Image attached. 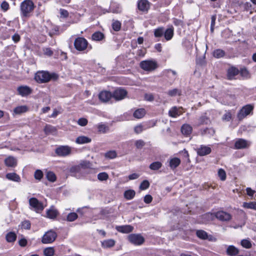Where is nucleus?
Returning <instances> with one entry per match:
<instances>
[{
	"label": "nucleus",
	"instance_id": "35",
	"mask_svg": "<svg viewBox=\"0 0 256 256\" xmlns=\"http://www.w3.org/2000/svg\"><path fill=\"white\" fill-rule=\"evenodd\" d=\"M28 110V108L26 106H21L15 108L14 110V112L16 114H21L25 112Z\"/></svg>",
	"mask_w": 256,
	"mask_h": 256
},
{
	"label": "nucleus",
	"instance_id": "32",
	"mask_svg": "<svg viewBox=\"0 0 256 256\" xmlns=\"http://www.w3.org/2000/svg\"><path fill=\"white\" fill-rule=\"evenodd\" d=\"M115 244V242L114 240L110 239L105 240L102 242V246L104 248H110L114 246Z\"/></svg>",
	"mask_w": 256,
	"mask_h": 256
},
{
	"label": "nucleus",
	"instance_id": "29",
	"mask_svg": "<svg viewBox=\"0 0 256 256\" xmlns=\"http://www.w3.org/2000/svg\"><path fill=\"white\" fill-rule=\"evenodd\" d=\"M92 38L94 40L100 41L104 38V36L103 33L98 31L92 34Z\"/></svg>",
	"mask_w": 256,
	"mask_h": 256
},
{
	"label": "nucleus",
	"instance_id": "8",
	"mask_svg": "<svg viewBox=\"0 0 256 256\" xmlns=\"http://www.w3.org/2000/svg\"><path fill=\"white\" fill-rule=\"evenodd\" d=\"M250 141L243 138H238L235 142L234 148L238 150L246 148L250 146Z\"/></svg>",
	"mask_w": 256,
	"mask_h": 256
},
{
	"label": "nucleus",
	"instance_id": "56",
	"mask_svg": "<svg viewBox=\"0 0 256 256\" xmlns=\"http://www.w3.org/2000/svg\"><path fill=\"white\" fill-rule=\"evenodd\" d=\"M22 228L26 230H30V223L28 220H24L21 224Z\"/></svg>",
	"mask_w": 256,
	"mask_h": 256
},
{
	"label": "nucleus",
	"instance_id": "18",
	"mask_svg": "<svg viewBox=\"0 0 256 256\" xmlns=\"http://www.w3.org/2000/svg\"><path fill=\"white\" fill-rule=\"evenodd\" d=\"M116 228L119 232L124 234H128L132 232L134 228L130 225H125L118 226Z\"/></svg>",
	"mask_w": 256,
	"mask_h": 256
},
{
	"label": "nucleus",
	"instance_id": "23",
	"mask_svg": "<svg viewBox=\"0 0 256 256\" xmlns=\"http://www.w3.org/2000/svg\"><path fill=\"white\" fill-rule=\"evenodd\" d=\"M6 178L8 180L16 182L20 181V176L14 172L8 173L6 174Z\"/></svg>",
	"mask_w": 256,
	"mask_h": 256
},
{
	"label": "nucleus",
	"instance_id": "47",
	"mask_svg": "<svg viewBox=\"0 0 256 256\" xmlns=\"http://www.w3.org/2000/svg\"><path fill=\"white\" fill-rule=\"evenodd\" d=\"M112 27L114 30L119 31L121 28V23L118 20H114L112 23Z\"/></svg>",
	"mask_w": 256,
	"mask_h": 256
},
{
	"label": "nucleus",
	"instance_id": "9",
	"mask_svg": "<svg viewBox=\"0 0 256 256\" xmlns=\"http://www.w3.org/2000/svg\"><path fill=\"white\" fill-rule=\"evenodd\" d=\"M128 92L124 88H120L116 90L112 94V98L116 100H120L124 99Z\"/></svg>",
	"mask_w": 256,
	"mask_h": 256
},
{
	"label": "nucleus",
	"instance_id": "17",
	"mask_svg": "<svg viewBox=\"0 0 256 256\" xmlns=\"http://www.w3.org/2000/svg\"><path fill=\"white\" fill-rule=\"evenodd\" d=\"M238 69L234 67H232L228 70L227 77L228 79L232 80L234 78L235 76L238 74Z\"/></svg>",
	"mask_w": 256,
	"mask_h": 256
},
{
	"label": "nucleus",
	"instance_id": "44",
	"mask_svg": "<svg viewBox=\"0 0 256 256\" xmlns=\"http://www.w3.org/2000/svg\"><path fill=\"white\" fill-rule=\"evenodd\" d=\"M78 216L76 212H70L68 214L66 218V220L68 222H74L76 220Z\"/></svg>",
	"mask_w": 256,
	"mask_h": 256
},
{
	"label": "nucleus",
	"instance_id": "12",
	"mask_svg": "<svg viewBox=\"0 0 256 256\" xmlns=\"http://www.w3.org/2000/svg\"><path fill=\"white\" fill-rule=\"evenodd\" d=\"M112 97V94L108 90L102 91L98 94V98L102 102H108Z\"/></svg>",
	"mask_w": 256,
	"mask_h": 256
},
{
	"label": "nucleus",
	"instance_id": "6",
	"mask_svg": "<svg viewBox=\"0 0 256 256\" xmlns=\"http://www.w3.org/2000/svg\"><path fill=\"white\" fill-rule=\"evenodd\" d=\"M56 236V233L52 230H50L46 232L43 236L42 242L43 244H50L55 240Z\"/></svg>",
	"mask_w": 256,
	"mask_h": 256
},
{
	"label": "nucleus",
	"instance_id": "59",
	"mask_svg": "<svg viewBox=\"0 0 256 256\" xmlns=\"http://www.w3.org/2000/svg\"><path fill=\"white\" fill-rule=\"evenodd\" d=\"M0 7L4 11L6 12L9 9V4L6 2L4 1L1 4Z\"/></svg>",
	"mask_w": 256,
	"mask_h": 256
},
{
	"label": "nucleus",
	"instance_id": "16",
	"mask_svg": "<svg viewBox=\"0 0 256 256\" xmlns=\"http://www.w3.org/2000/svg\"><path fill=\"white\" fill-rule=\"evenodd\" d=\"M17 90L20 95L22 96H26L32 93L31 88L28 86H20L18 88Z\"/></svg>",
	"mask_w": 256,
	"mask_h": 256
},
{
	"label": "nucleus",
	"instance_id": "33",
	"mask_svg": "<svg viewBox=\"0 0 256 256\" xmlns=\"http://www.w3.org/2000/svg\"><path fill=\"white\" fill-rule=\"evenodd\" d=\"M168 114L171 117L176 118L180 114V112L176 106H174L169 110Z\"/></svg>",
	"mask_w": 256,
	"mask_h": 256
},
{
	"label": "nucleus",
	"instance_id": "31",
	"mask_svg": "<svg viewBox=\"0 0 256 256\" xmlns=\"http://www.w3.org/2000/svg\"><path fill=\"white\" fill-rule=\"evenodd\" d=\"M136 192L134 190H128L124 192V197L128 200L132 199L135 196Z\"/></svg>",
	"mask_w": 256,
	"mask_h": 256
},
{
	"label": "nucleus",
	"instance_id": "28",
	"mask_svg": "<svg viewBox=\"0 0 256 256\" xmlns=\"http://www.w3.org/2000/svg\"><path fill=\"white\" fill-rule=\"evenodd\" d=\"M180 163V160L178 158H172L170 161V166L172 170L178 167Z\"/></svg>",
	"mask_w": 256,
	"mask_h": 256
},
{
	"label": "nucleus",
	"instance_id": "42",
	"mask_svg": "<svg viewBox=\"0 0 256 256\" xmlns=\"http://www.w3.org/2000/svg\"><path fill=\"white\" fill-rule=\"evenodd\" d=\"M225 52L224 50L218 49L214 52L213 55L216 58H220L224 56Z\"/></svg>",
	"mask_w": 256,
	"mask_h": 256
},
{
	"label": "nucleus",
	"instance_id": "19",
	"mask_svg": "<svg viewBox=\"0 0 256 256\" xmlns=\"http://www.w3.org/2000/svg\"><path fill=\"white\" fill-rule=\"evenodd\" d=\"M226 254L230 256H235L239 253V250L233 245L228 246L226 250Z\"/></svg>",
	"mask_w": 256,
	"mask_h": 256
},
{
	"label": "nucleus",
	"instance_id": "46",
	"mask_svg": "<svg viewBox=\"0 0 256 256\" xmlns=\"http://www.w3.org/2000/svg\"><path fill=\"white\" fill-rule=\"evenodd\" d=\"M46 177L49 181L52 182H54L56 180V176L52 172H48L46 173Z\"/></svg>",
	"mask_w": 256,
	"mask_h": 256
},
{
	"label": "nucleus",
	"instance_id": "34",
	"mask_svg": "<svg viewBox=\"0 0 256 256\" xmlns=\"http://www.w3.org/2000/svg\"><path fill=\"white\" fill-rule=\"evenodd\" d=\"M146 111L144 108H140L136 110L134 113V116L136 118H141L144 116Z\"/></svg>",
	"mask_w": 256,
	"mask_h": 256
},
{
	"label": "nucleus",
	"instance_id": "54",
	"mask_svg": "<svg viewBox=\"0 0 256 256\" xmlns=\"http://www.w3.org/2000/svg\"><path fill=\"white\" fill-rule=\"evenodd\" d=\"M218 175L222 180H224L226 179V174L223 169H219L218 171Z\"/></svg>",
	"mask_w": 256,
	"mask_h": 256
},
{
	"label": "nucleus",
	"instance_id": "39",
	"mask_svg": "<svg viewBox=\"0 0 256 256\" xmlns=\"http://www.w3.org/2000/svg\"><path fill=\"white\" fill-rule=\"evenodd\" d=\"M196 234L197 236L201 239L206 240L208 238L207 232L203 230H197Z\"/></svg>",
	"mask_w": 256,
	"mask_h": 256
},
{
	"label": "nucleus",
	"instance_id": "37",
	"mask_svg": "<svg viewBox=\"0 0 256 256\" xmlns=\"http://www.w3.org/2000/svg\"><path fill=\"white\" fill-rule=\"evenodd\" d=\"M164 29L162 27L158 28L154 30V36L156 38H160L164 34Z\"/></svg>",
	"mask_w": 256,
	"mask_h": 256
},
{
	"label": "nucleus",
	"instance_id": "61",
	"mask_svg": "<svg viewBox=\"0 0 256 256\" xmlns=\"http://www.w3.org/2000/svg\"><path fill=\"white\" fill-rule=\"evenodd\" d=\"M152 196L150 195V194H147L146 196H145L144 197V202L146 204H150L152 202Z\"/></svg>",
	"mask_w": 256,
	"mask_h": 256
},
{
	"label": "nucleus",
	"instance_id": "62",
	"mask_svg": "<svg viewBox=\"0 0 256 256\" xmlns=\"http://www.w3.org/2000/svg\"><path fill=\"white\" fill-rule=\"evenodd\" d=\"M44 54L51 56L53 54V52L52 50L50 48H46L44 50Z\"/></svg>",
	"mask_w": 256,
	"mask_h": 256
},
{
	"label": "nucleus",
	"instance_id": "49",
	"mask_svg": "<svg viewBox=\"0 0 256 256\" xmlns=\"http://www.w3.org/2000/svg\"><path fill=\"white\" fill-rule=\"evenodd\" d=\"M54 250L52 248H48L44 250V253L45 256H52Z\"/></svg>",
	"mask_w": 256,
	"mask_h": 256
},
{
	"label": "nucleus",
	"instance_id": "52",
	"mask_svg": "<svg viewBox=\"0 0 256 256\" xmlns=\"http://www.w3.org/2000/svg\"><path fill=\"white\" fill-rule=\"evenodd\" d=\"M150 186V183L147 180L142 181L140 186V188L142 190H144L148 188Z\"/></svg>",
	"mask_w": 256,
	"mask_h": 256
},
{
	"label": "nucleus",
	"instance_id": "7",
	"mask_svg": "<svg viewBox=\"0 0 256 256\" xmlns=\"http://www.w3.org/2000/svg\"><path fill=\"white\" fill-rule=\"evenodd\" d=\"M129 241L135 245L140 246L144 242V238L140 234H131L128 236Z\"/></svg>",
	"mask_w": 256,
	"mask_h": 256
},
{
	"label": "nucleus",
	"instance_id": "27",
	"mask_svg": "<svg viewBox=\"0 0 256 256\" xmlns=\"http://www.w3.org/2000/svg\"><path fill=\"white\" fill-rule=\"evenodd\" d=\"M215 133L214 130L212 128H206L200 130L202 136H212Z\"/></svg>",
	"mask_w": 256,
	"mask_h": 256
},
{
	"label": "nucleus",
	"instance_id": "60",
	"mask_svg": "<svg viewBox=\"0 0 256 256\" xmlns=\"http://www.w3.org/2000/svg\"><path fill=\"white\" fill-rule=\"evenodd\" d=\"M232 118V114L230 112H226L222 116V120L226 121H230Z\"/></svg>",
	"mask_w": 256,
	"mask_h": 256
},
{
	"label": "nucleus",
	"instance_id": "5",
	"mask_svg": "<svg viewBox=\"0 0 256 256\" xmlns=\"http://www.w3.org/2000/svg\"><path fill=\"white\" fill-rule=\"evenodd\" d=\"M254 109V106L252 104H247L243 106L238 112L237 117L241 120L248 115Z\"/></svg>",
	"mask_w": 256,
	"mask_h": 256
},
{
	"label": "nucleus",
	"instance_id": "43",
	"mask_svg": "<svg viewBox=\"0 0 256 256\" xmlns=\"http://www.w3.org/2000/svg\"><path fill=\"white\" fill-rule=\"evenodd\" d=\"M104 156L106 158L113 159L116 157L117 154L115 150H110L106 152Z\"/></svg>",
	"mask_w": 256,
	"mask_h": 256
},
{
	"label": "nucleus",
	"instance_id": "53",
	"mask_svg": "<svg viewBox=\"0 0 256 256\" xmlns=\"http://www.w3.org/2000/svg\"><path fill=\"white\" fill-rule=\"evenodd\" d=\"M241 245L246 248H250L252 247V244L248 240H242L241 241Z\"/></svg>",
	"mask_w": 256,
	"mask_h": 256
},
{
	"label": "nucleus",
	"instance_id": "55",
	"mask_svg": "<svg viewBox=\"0 0 256 256\" xmlns=\"http://www.w3.org/2000/svg\"><path fill=\"white\" fill-rule=\"evenodd\" d=\"M34 178L36 180H40L43 177V172L42 170H37L34 172Z\"/></svg>",
	"mask_w": 256,
	"mask_h": 256
},
{
	"label": "nucleus",
	"instance_id": "25",
	"mask_svg": "<svg viewBox=\"0 0 256 256\" xmlns=\"http://www.w3.org/2000/svg\"><path fill=\"white\" fill-rule=\"evenodd\" d=\"M122 11V8L119 4H113L110 7V12L114 14H120Z\"/></svg>",
	"mask_w": 256,
	"mask_h": 256
},
{
	"label": "nucleus",
	"instance_id": "57",
	"mask_svg": "<svg viewBox=\"0 0 256 256\" xmlns=\"http://www.w3.org/2000/svg\"><path fill=\"white\" fill-rule=\"evenodd\" d=\"M78 124L82 126H86L88 124V120L85 118H80L78 121Z\"/></svg>",
	"mask_w": 256,
	"mask_h": 256
},
{
	"label": "nucleus",
	"instance_id": "24",
	"mask_svg": "<svg viewBox=\"0 0 256 256\" xmlns=\"http://www.w3.org/2000/svg\"><path fill=\"white\" fill-rule=\"evenodd\" d=\"M164 35L166 40H171L174 36V28L171 27L167 28L164 30Z\"/></svg>",
	"mask_w": 256,
	"mask_h": 256
},
{
	"label": "nucleus",
	"instance_id": "58",
	"mask_svg": "<svg viewBox=\"0 0 256 256\" xmlns=\"http://www.w3.org/2000/svg\"><path fill=\"white\" fill-rule=\"evenodd\" d=\"M178 92V90L176 88H174L173 90H169L167 94L170 96H176Z\"/></svg>",
	"mask_w": 256,
	"mask_h": 256
},
{
	"label": "nucleus",
	"instance_id": "48",
	"mask_svg": "<svg viewBox=\"0 0 256 256\" xmlns=\"http://www.w3.org/2000/svg\"><path fill=\"white\" fill-rule=\"evenodd\" d=\"M108 178V175L105 172L99 173L98 174V178L100 181L106 180Z\"/></svg>",
	"mask_w": 256,
	"mask_h": 256
},
{
	"label": "nucleus",
	"instance_id": "15",
	"mask_svg": "<svg viewBox=\"0 0 256 256\" xmlns=\"http://www.w3.org/2000/svg\"><path fill=\"white\" fill-rule=\"evenodd\" d=\"M212 152L211 148L208 146L201 145L198 148L197 153L200 156H204L210 154Z\"/></svg>",
	"mask_w": 256,
	"mask_h": 256
},
{
	"label": "nucleus",
	"instance_id": "63",
	"mask_svg": "<svg viewBox=\"0 0 256 256\" xmlns=\"http://www.w3.org/2000/svg\"><path fill=\"white\" fill-rule=\"evenodd\" d=\"M246 194L248 196H253L254 194L256 192V191L254 190H252L250 188H246Z\"/></svg>",
	"mask_w": 256,
	"mask_h": 256
},
{
	"label": "nucleus",
	"instance_id": "30",
	"mask_svg": "<svg viewBox=\"0 0 256 256\" xmlns=\"http://www.w3.org/2000/svg\"><path fill=\"white\" fill-rule=\"evenodd\" d=\"M16 235L14 232H9L6 236V240L8 242H14L16 241Z\"/></svg>",
	"mask_w": 256,
	"mask_h": 256
},
{
	"label": "nucleus",
	"instance_id": "64",
	"mask_svg": "<svg viewBox=\"0 0 256 256\" xmlns=\"http://www.w3.org/2000/svg\"><path fill=\"white\" fill-rule=\"evenodd\" d=\"M60 14L64 18H67L68 16V12L66 10L64 9L60 10Z\"/></svg>",
	"mask_w": 256,
	"mask_h": 256
},
{
	"label": "nucleus",
	"instance_id": "22",
	"mask_svg": "<svg viewBox=\"0 0 256 256\" xmlns=\"http://www.w3.org/2000/svg\"><path fill=\"white\" fill-rule=\"evenodd\" d=\"M4 162L6 165L9 167H14L17 164L16 160L13 156H8L6 158Z\"/></svg>",
	"mask_w": 256,
	"mask_h": 256
},
{
	"label": "nucleus",
	"instance_id": "1",
	"mask_svg": "<svg viewBox=\"0 0 256 256\" xmlns=\"http://www.w3.org/2000/svg\"><path fill=\"white\" fill-rule=\"evenodd\" d=\"M58 75L54 72L50 73L47 71H38L34 76L35 80L38 83H46L51 80H56Z\"/></svg>",
	"mask_w": 256,
	"mask_h": 256
},
{
	"label": "nucleus",
	"instance_id": "14",
	"mask_svg": "<svg viewBox=\"0 0 256 256\" xmlns=\"http://www.w3.org/2000/svg\"><path fill=\"white\" fill-rule=\"evenodd\" d=\"M138 7L140 10L147 12L150 7V3L147 0H140L138 2Z\"/></svg>",
	"mask_w": 256,
	"mask_h": 256
},
{
	"label": "nucleus",
	"instance_id": "4",
	"mask_svg": "<svg viewBox=\"0 0 256 256\" xmlns=\"http://www.w3.org/2000/svg\"><path fill=\"white\" fill-rule=\"evenodd\" d=\"M88 41L84 38H76L74 42V48L78 51H82L86 50L88 46Z\"/></svg>",
	"mask_w": 256,
	"mask_h": 256
},
{
	"label": "nucleus",
	"instance_id": "11",
	"mask_svg": "<svg viewBox=\"0 0 256 256\" xmlns=\"http://www.w3.org/2000/svg\"><path fill=\"white\" fill-rule=\"evenodd\" d=\"M56 153L59 156H66L71 152V148L67 146H60L56 150Z\"/></svg>",
	"mask_w": 256,
	"mask_h": 256
},
{
	"label": "nucleus",
	"instance_id": "50",
	"mask_svg": "<svg viewBox=\"0 0 256 256\" xmlns=\"http://www.w3.org/2000/svg\"><path fill=\"white\" fill-rule=\"evenodd\" d=\"M98 132L102 133H106L108 130V127L104 124H100L98 126Z\"/></svg>",
	"mask_w": 256,
	"mask_h": 256
},
{
	"label": "nucleus",
	"instance_id": "10",
	"mask_svg": "<svg viewBox=\"0 0 256 256\" xmlns=\"http://www.w3.org/2000/svg\"><path fill=\"white\" fill-rule=\"evenodd\" d=\"M29 204L36 212L42 211L44 208L42 204L36 198H30L29 200Z\"/></svg>",
	"mask_w": 256,
	"mask_h": 256
},
{
	"label": "nucleus",
	"instance_id": "51",
	"mask_svg": "<svg viewBox=\"0 0 256 256\" xmlns=\"http://www.w3.org/2000/svg\"><path fill=\"white\" fill-rule=\"evenodd\" d=\"M134 144L138 149H141L145 146L146 143L143 140H138L135 142Z\"/></svg>",
	"mask_w": 256,
	"mask_h": 256
},
{
	"label": "nucleus",
	"instance_id": "40",
	"mask_svg": "<svg viewBox=\"0 0 256 256\" xmlns=\"http://www.w3.org/2000/svg\"><path fill=\"white\" fill-rule=\"evenodd\" d=\"M243 207L256 210V202H244Z\"/></svg>",
	"mask_w": 256,
	"mask_h": 256
},
{
	"label": "nucleus",
	"instance_id": "13",
	"mask_svg": "<svg viewBox=\"0 0 256 256\" xmlns=\"http://www.w3.org/2000/svg\"><path fill=\"white\" fill-rule=\"evenodd\" d=\"M216 218L221 221H228L232 218V216L228 212L220 211L216 213Z\"/></svg>",
	"mask_w": 256,
	"mask_h": 256
},
{
	"label": "nucleus",
	"instance_id": "45",
	"mask_svg": "<svg viewBox=\"0 0 256 256\" xmlns=\"http://www.w3.org/2000/svg\"><path fill=\"white\" fill-rule=\"evenodd\" d=\"M44 132L46 134H52L56 132V128L50 125H46L44 128Z\"/></svg>",
	"mask_w": 256,
	"mask_h": 256
},
{
	"label": "nucleus",
	"instance_id": "3",
	"mask_svg": "<svg viewBox=\"0 0 256 256\" xmlns=\"http://www.w3.org/2000/svg\"><path fill=\"white\" fill-rule=\"evenodd\" d=\"M140 68L146 71H152L158 67L156 62L152 60H143L140 63Z\"/></svg>",
	"mask_w": 256,
	"mask_h": 256
},
{
	"label": "nucleus",
	"instance_id": "36",
	"mask_svg": "<svg viewBox=\"0 0 256 256\" xmlns=\"http://www.w3.org/2000/svg\"><path fill=\"white\" fill-rule=\"evenodd\" d=\"M57 215L58 212L55 209L52 208L47 210L46 216L50 218L54 219L56 217Z\"/></svg>",
	"mask_w": 256,
	"mask_h": 256
},
{
	"label": "nucleus",
	"instance_id": "26",
	"mask_svg": "<svg viewBox=\"0 0 256 256\" xmlns=\"http://www.w3.org/2000/svg\"><path fill=\"white\" fill-rule=\"evenodd\" d=\"M192 130V128L190 125L184 124L182 126L181 132L182 134L188 136L191 134Z\"/></svg>",
	"mask_w": 256,
	"mask_h": 256
},
{
	"label": "nucleus",
	"instance_id": "41",
	"mask_svg": "<svg viewBox=\"0 0 256 256\" xmlns=\"http://www.w3.org/2000/svg\"><path fill=\"white\" fill-rule=\"evenodd\" d=\"M208 122L209 120L206 116H202L198 120V122L196 125L199 126L204 124H208Z\"/></svg>",
	"mask_w": 256,
	"mask_h": 256
},
{
	"label": "nucleus",
	"instance_id": "38",
	"mask_svg": "<svg viewBox=\"0 0 256 256\" xmlns=\"http://www.w3.org/2000/svg\"><path fill=\"white\" fill-rule=\"evenodd\" d=\"M162 164L160 162H155L150 165V168L152 170H156L161 168Z\"/></svg>",
	"mask_w": 256,
	"mask_h": 256
},
{
	"label": "nucleus",
	"instance_id": "21",
	"mask_svg": "<svg viewBox=\"0 0 256 256\" xmlns=\"http://www.w3.org/2000/svg\"><path fill=\"white\" fill-rule=\"evenodd\" d=\"M216 218V213H206L202 216V222L206 223L213 220Z\"/></svg>",
	"mask_w": 256,
	"mask_h": 256
},
{
	"label": "nucleus",
	"instance_id": "2",
	"mask_svg": "<svg viewBox=\"0 0 256 256\" xmlns=\"http://www.w3.org/2000/svg\"><path fill=\"white\" fill-rule=\"evenodd\" d=\"M34 8V2L30 0H25L20 4V14L24 18H29Z\"/></svg>",
	"mask_w": 256,
	"mask_h": 256
},
{
	"label": "nucleus",
	"instance_id": "20",
	"mask_svg": "<svg viewBox=\"0 0 256 256\" xmlns=\"http://www.w3.org/2000/svg\"><path fill=\"white\" fill-rule=\"evenodd\" d=\"M91 141L90 138L84 136H78L76 140V142L79 144L90 143Z\"/></svg>",
	"mask_w": 256,
	"mask_h": 256
}]
</instances>
